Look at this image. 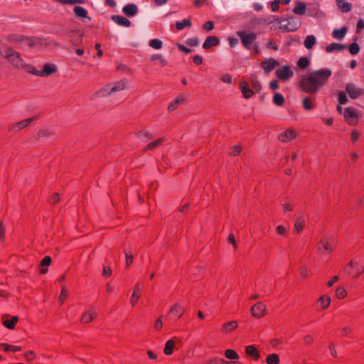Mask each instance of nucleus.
<instances>
[{
	"mask_svg": "<svg viewBox=\"0 0 364 364\" xmlns=\"http://www.w3.org/2000/svg\"><path fill=\"white\" fill-rule=\"evenodd\" d=\"M5 351L12 350L14 352L20 351L21 348L20 346H14L8 344H2Z\"/></svg>",
	"mask_w": 364,
	"mask_h": 364,
	"instance_id": "48",
	"label": "nucleus"
},
{
	"mask_svg": "<svg viewBox=\"0 0 364 364\" xmlns=\"http://www.w3.org/2000/svg\"><path fill=\"white\" fill-rule=\"evenodd\" d=\"M192 23L191 21L189 19H183L182 21H176V28L181 31L185 27H190L191 26Z\"/></svg>",
	"mask_w": 364,
	"mask_h": 364,
	"instance_id": "36",
	"label": "nucleus"
},
{
	"mask_svg": "<svg viewBox=\"0 0 364 364\" xmlns=\"http://www.w3.org/2000/svg\"><path fill=\"white\" fill-rule=\"evenodd\" d=\"M5 239V227L2 222L0 223V240L4 241Z\"/></svg>",
	"mask_w": 364,
	"mask_h": 364,
	"instance_id": "59",
	"label": "nucleus"
},
{
	"mask_svg": "<svg viewBox=\"0 0 364 364\" xmlns=\"http://www.w3.org/2000/svg\"><path fill=\"white\" fill-rule=\"evenodd\" d=\"M318 250L320 252H323V250L330 252L332 251L331 245L325 239H322L318 244Z\"/></svg>",
	"mask_w": 364,
	"mask_h": 364,
	"instance_id": "28",
	"label": "nucleus"
},
{
	"mask_svg": "<svg viewBox=\"0 0 364 364\" xmlns=\"http://www.w3.org/2000/svg\"><path fill=\"white\" fill-rule=\"evenodd\" d=\"M39 137H49L52 136V132L48 129H41L38 132Z\"/></svg>",
	"mask_w": 364,
	"mask_h": 364,
	"instance_id": "51",
	"label": "nucleus"
},
{
	"mask_svg": "<svg viewBox=\"0 0 364 364\" xmlns=\"http://www.w3.org/2000/svg\"><path fill=\"white\" fill-rule=\"evenodd\" d=\"M301 25V22L298 17L291 16L282 21H279L280 28L286 31H294Z\"/></svg>",
	"mask_w": 364,
	"mask_h": 364,
	"instance_id": "4",
	"label": "nucleus"
},
{
	"mask_svg": "<svg viewBox=\"0 0 364 364\" xmlns=\"http://www.w3.org/2000/svg\"><path fill=\"white\" fill-rule=\"evenodd\" d=\"M110 88H111V85H107L103 87L100 90L96 92V93L95 94V96L96 97H103L109 96L110 95H108V92L109 91Z\"/></svg>",
	"mask_w": 364,
	"mask_h": 364,
	"instance_id": "35",
	"label": "nucleus"
},
{
	"mask_svg": "<svg viewBox=\"0 0 364 364\" xmlns=\"http://www.w3.org/2000/svg\"><path fill=\"white\" fill-rule=\"evenodd\" d=\"M186 100V96L183 95H181L176 97L174 101H173L168 106V112H172L174 109H176V107L181 105L183 102Z\"/></svg>",
	"mask_w": 364,
	"mask_h": 364,
	"instance_id": "24",
	"label": "nucleus"
},
{
	"mask_svg": "<svg viewBox=\"0 0 364 364\" xmlns=\"http://www.w3.org/2000/svg\"><path fill=\"white\" fill-rule=\"evenodd\" d=\"M177 338L176 337H173V338L168 340V341H166V344H165V348H164V353L167 355H171L172 353H173V349L176 345V341H177Z\"/></svg>",
	"mask_w": 364,
	"mask_h": 364,
	"instance_id": "20",
	"label": "nucleus"
},
{
	"mask_svg": "<svg viewBox=\"0 0 364 364\" xmlns=\"http://www.w3.org/2000/svg\"><path fill=\"white\" fill-rule=\"evenodd\" d=\"M51 257L50 256H46L43 258V259L41 262V265L43 267L41 269L42 274H46L48 272V269L45 268L46 267H48L51 263Z\"/></svg>",
	"mask_w": 364,
	"mask_h": 364,
	"instance_id": "37",
	"label": "nucleus"
},
{
	"mask_svg": "<svg viewBox=\"0 0 364 364\" xmlns=\"http://www.w3.org/2000/svg\"><path fill=\"white\" fill-rule=\"evenodd\" d=\"M273 102L278 106H282L284 103V98L280 93L276 92L273 97Z\"/></svg>",
	"mask_w": 364,
	"mask_h": 364,
	"instance_id": "42",
	"label": "nucleus"
},
{
	"mask_svg": "<svg viewBox=\"0 0 364 364\" xmlns=\"http://www.w3.org/2000/svg\"><path fill=\"white\" fill-rule=\"evenodd\" d=\"M277 232L279 235H284L287 233V230L283 225H279L277 228Z\"/></svg>",
	"mask_w": 364,
	"mask_h": 364,
	"instance_id": "62",
	"label": "nucleus"
},
{
	"mask_svg": "<svg viewBox=\"0 0 364 364\" xmlns=\"http://www.w3.org/2000/svg\"><path fill=\"white\" fill-rule=\"evenodd\" d=\"M23 68H25L28 72L34 74L35 75H37L36 73L41 72V70H36L35 68H33L31 65H28L26 63H25V65Z\"/></svg>",
	"mask_w": 364,
	"mask_h": 364,
	"instance_id": "56",
	"label": "nucleus"
},
{
	"mask_svg": "<svg viewBox=\"0 0 364 364\" xmlns=\"http://www.w3.org/2000/svg\"><path fill=\"white\" fill-rule=\"evenodd\" d=\"M221 80L225 83H231L232 82V76L230 74H225L222 76Z\"/></svg>",
	"mask_w": 364,
	"mask_h": 364,
	"instance_id": "57",
	"label": "nucleus"
},
{
	"mask_svg": "<svg viewBox=\"0 0 364 364\" xmlns=\"http://www.w3.org/2000/svg\"><path fill=\"white\" fill-rule=\"evenodd\" d=\"M127 88V83L124 80L118 81L114 82L109 91L108 92V95H112L113 93H115L119 91L124 90Z\"/></svg>",
	"mask_w": 364,
	"mask_h": 364,
	"instance_id": "15",
	"label": "nucleus"
},
{
	"mask_svg": "<svg viewBox=\"0 0 364 364\" xmlns=\"http://www.w3.org/2000/svg\"><path fill=\"white\" fill-rule=\"evenodd\" d=\"M151 60L152 61H156V60H158L159 62V63L161 64V66H165L167 65V60L161 55H153L151 57Z\"/></svg>",
	"mask_w": 364,
	"mask_h": 364,
	"instance_id": "43",
	"label": "nucleus"
},
{
	"mask_svg": "<svg viewBox=\"0 0 364 364\" xmlns=\"http://www.w3.org/2000/svg\"><path fill=\"white\" fill-rule=\"evenodd\" d=\"M97 314L91 311L90 310L87 311L82 316L81 321L82 323H87L92 321L96 317Z\"/></svg>",
	"mask_w": 364,
	"mask_h": 364,
	"instance_id": "32",
	"label": "nucleus"
},
{
	"mask_svg": "<svg viewBox=\"0 0 364 364\" xmlns=\"http://www.w3.org/2000/svg\"><path fill=\"white\" fill-rule=\"evenodd\" d=\"M73 11H74L75 14L76 15V16H77L79 18H84L87 17V11L82 6H75Z\"/></svg>",
	"mask_w": 364,
	"mask_h": 364,
	"instance_id": "31",
	"label": "nucleus"
},
{
	"mask_svg": "<svg viewBox=\"0 0 364 364\" xmlns=\"http://www.w3.org/2000/svg\"><path fill=\"white\" fill-rule=\"evenodd\" d=\"M164 141V138L159 139L156 140L155 141H153V142L150 143L147 146V147H146V149L145 150L152 149L154 147H156V146H159V144H161Z\"/></svg>",
	"mask_w": 364,
	"mask_h": 364,
	"instance_id": "49",
	"label": "nucleus"
},
{
	"mask_svg": "<svg viewBox=\"0 0 364 364\" xmlns=\"http://www.w3.org/2000/svg\"><path fill=\"white\" fill-rule=\"evenodd\" d=\"M305 221L301 218L299 217L296 218L294 223V232L295 234L299 232L304 228Z\"/></svg>",
	"mask_w": 364,
	"mask_h": 364,
	"instance_id": "34",
	"label": "nucleus"
},
{
	"mask_svg": "<svg viewBox=\"0 0 364 364\" xmlns=\"http://www.w3.org/2000/svg\"><path fill=\"white\" fill-rule=\"evenodd\" d=\"M220 41L215 36H208L203 44L204 49H208L212 46H215L219 44Z\"/></svg>",
	"mask_w": 364,
	"mask_h": 364,
	"instance_id": "21",
	"label": "nucleus"
},
{
	"mask_svg": "<svg viewBox=\"0 0 364 364\" xmlns=\"http://www.w3.org/2000/svg\"><path fill=\"white\" fill-rule=\"evenodd\" d=\"M241 150H242V147L240 145H235L232 147V155L237 156V154H239L240 153Z\"/></svg>",
	"mask_w": 364,
	"mask_h": 364,
	"instance_id": "61",
	"label": "nucleus"
},
{
	"mask_svg": "<svg viewBox=\"0 0 364 364\" xmlns=\"http://www.w3.org/2000/svg\"><path fill=\"white\" fill-rule=\"evenodd\" d=\"M111 18L116 23L124 27H129L131 25V21L129 19L120 15H113Z\"/></svg>",
	"mask_w": 364,
	"mask_h": 364,
	"instance_id": "14",
	"label": "nucleus"
},
{
	"mask_svg": "<svg viewBox=\"0 0 364 364\" xmlns=\"http://www.w3.org/2000/svg\"><path fill=\"white\" fill-rule=\"evenodd\" d=\"M125 259H126V267H128L129 264L132 262L134 256L130 252H127L124 251Z\"/></svg>",
	"mask_w": 364,
	"mask_h": 364,
	"instance_id": "52",
	"label": "nucleus"
},
{
	"mask_svg": "<svg viewBox=\"0 0 364 364\" xmlns=\"http://www.w3.org/2000/svg\"><path fill=\"white\" fill-rule=\"evenodd\" d=\"M316 38L314 35H309L306 37L304 45L306 49H311L316 43Z\"/></svg>",
	"mask_w": 364,
	"mask_h": 364,
	"instance_id": "30",
	"label": "nucleus"
},
{
	"mask_svg": "<svg viewBox=\"0 0 364 364\" xmlns=\"http://www.w3.org/2000/svg\"><path fill=\"white\" fill-rule=\"evenodd\" d=\"M184 310L185 309L183 306L176 304L171 309V310L169 311V314H171L174 316H176L178 318H180L183 315Z\"/></svg>",
	"mask_w": 364,
	"mask_h": 364,
	"instance_id": "29",
	"label": "nucleus"
},
{
	"mask_svg": "<svg viewBox=\"0 0 364 364\" xmlns=\"http://www.w3.org/2000/svg\"><path fill=\"white\" fill-rule=\"evenodd\" d=\"M346 296V291L341 287L336 289V296L339 299H343Z\"/></svg>",
	"mask_w": 364,
	"mask_h": 364,
	"instance_id": "55",
	"label": "nucleus"
},
{
	"mask_svg": "<svg viewBox=\"0 0 364 364\" xmlns=\"http://www.w3.org/2000/svg\"><path fill=\"white\" fill-rule=\"evenodd\" d=\"M276 74L279 78L283 80L291 78L294 75L292 70L288 65L278 68L276 70Z\"/></svg>",
	"mask_w": 364,
	"mask_h": 364,
	"instance_id": "7",
	"label": "nucleus"
},
{
	"mask_svg": "<svg viewBox=\"0 0 364 364\" xmlns=\"http://www.w3.org/2000/svg\"><path fill=\"white\" fill-rule=\"evenodd\" d=\"M141 290V287H140V284H137L134 289V292L132 295V298L130 299V303L132 304V306H134L138 299H139V293Z\"/></svg>",
	"mask_w": 364,
	"mask_h": 364,
	"instance_id": "33",
	"label": "nucleus"
},
{
	"mask_svg": "<svg viewBox=\"0 0 364 364\" xmlns=\"http://www.w3.org/2000/svg\"><path fill=\"white\" fill-rule=\"evenodd\" d=\"M360 136V133L356 131V130H353L351 133V140L354 142L356 140L358 139Z\"/></svg>",
	"mask_w": 364,
	"mask_h": 364,
	"instance_id": "63",
	"label": "nucleus"
},
{
	"mask_svg": "<svg viewBox=\"0 0 364 364\" xmlns=\"http://www.w3.org/2000/svg\"><path fill=\"white\" fill-rule=\"evenodd\" d=\"M348 28L346 26L342 27L341 29H334L332 32V36L336 39L341 40L345 37Z\"/></svg>",
	"mask_w": 364,
	"mask_h": 364,
	"instance_id": "26",
	"label": "nucleus"
},
{
	"mask_svg": "<svg viewBox=\"0 0 364 364\" xmlns=\"http://www.w3.org/2000/svg\"><path fill=\"white\" fill-rule=\"evenodd\" d=\"M18 318L17 316H9V315H4L2 317V323L3 325L9 328L13 329L14 328L15 323L18 321Z\"/></svg>",
	"mask_w": 364,
	"mask_h": 364,
	"instance_id": "12",
	"label": "nucleus"
},
{
	"mask_svg": "<svg viewBox=\"0 0 364 364\" xmlns=\"http://www.w3.org/2000/svg\"><path fill=\"white\" fill-rule=\"evenodd\" d=\"M364 28V20L359 19L357 22V32H360Z\"/></svg>",
	"mask_w": 364,
	"mask_h": 364,
	"instance_id": "64",
	"label": "nucleus"
},
{
	"mask_svg": "<svg viewBox=\"0 0 364 364\" xmlns=\"http://www.w3.org/2000/svg\"><path fill=\"white\" fill-rule=\"evenodd\" d=\"M236 34L240 38L242 46L247 50H252V48L257 43V34L254 32L239 31Z\"/></svg>",
	"mask_w": 364,
	"mask_h": 364,
	"instance_id": "3",
	"label": "nucleus"
},
{
	"mask_svg": "<svg viewBox=\"0 0 364 364\" xmlns=\"http://www.w3.org/2000/svg\"><path fill=\"white\" fill-rule=\"evenodd\" d=\"M318 302L321 305L323 309L327 308L331 304V299L326 295L321 296Z\"/></svg>",
	"mask_w": 364,
	"mask_h": 364,
	"instance_id": "39",
	"label": "nucleus"
},
{
	"mask_svg": "<svg viewBox=\"0 0 364 364\" xmlns=\"http://www.w3.org/2000/svg\"><path fill=\"white\" fill-rule=\"evenodd\" d=\"M260 65L265 73H269L270 71L274 70L275 67L279 65V62L275 59L270 58L262 61Z\"/></svg>",
	"mask_w": 364,
	"mask_h": 364,
	"instance_id": "10",
	"label": "nucleus"
},
{
	"mask_svg": "<svg viewBox=\"0 0 364 364\" xmlns=\"http://www.w3.org/2000/svg\"><path fill=\"white\" fill-rule=\"evenodd\" d=\"M303 107L307 110H311L314 106L313 105V99L306 97L303 100Z\"/></svg>",
	"mask_w": 364,
	"mask_h": 364,
	"instance_id": "40",
	"label": "nucleus"
},
{
	"mask_svg": "<svg viewBox=\"0 0 364 364\" xmlns=\"http://www.w3.org/2000/svg\"><path fill=\"white\" fill-rule=\"evenodd\" d=\"M344 117L350 124H353L356 122V114L349 107L345 109Z\"/></svg>",
	"mask_w": 364,
	"mask_h": 364,
	"instance_id": "17",
	"label": "nucleus"
},
{
	"mask_svg": "<svg viewBox=\"0 0 364 364\" xmlns=\"http://www.w3.org/2000/svg\"><path fill=\"white\" fill-rule=\"evenodd\" d=\"M332 72L328 68L309 72L301 77L300 87L307 93H315L326 84Z\"/></svg>",
	"mask_w": 364,
	"mask_h": 364,
	"instance_id": "1",
	"label": "nucleus"
},
{
	"mask_svg": "<svg viewBox=\"0 0 364 364\" xmlns=\"http://www.w3.org/2000/svg\"><path fill=\"white\" fill-rule=\"evenodd\" d=\"M245 353L247 356L252 357L255 360H258L260 358L259 351L253 345L247 346L245 348Z\"/></svg>",
	"mask_w": 364,
	"mask_h": 364,
	"instance_id": "18",
	"label": "nucleus"
},
{
	"mask_svg": "<svg viewBox=\"0 0 364 364\" xmlns=\"http://www.w3.org/2000/svg\"><path fill=\"white\" fill-rule=\"evenodd\" d=\"M68 291L65 287H63L60 295L58 298V301L61 304H63L64 301V299L68 296Z\"/></svg>",
	"mask_w": 364,
	"mask_h": 364,
	"instance_id": "54",
	"label": "nucleus"
},
{
	"mask_svg": "<svg viewBox=\"0 0 364 364\" xmlns=\"http://www.w3.org/2000/svg\"><path fill=\"white\" fill-rule=\"evenodd\" d=\"M112 274V269L109 267H103L102 275L105 277H109Z\"/></svg>",
	"mask_w": 364,
	"mask_h": 364,
	"instance_id": "58",
	"label": "nucleus"
},
{
	"mask_svg": "<svg viewBox=\"0 0 364 364\" xmlns=\"http://www.w3.org/2000/svg\"><path fill=\"white\" fill-rule=\"evenodd\" d=\"M267 364H279V358L276 353L269 354L266 359Z\"/></svg>",
	"mask_w": 364,
	"mask_h": 364,
	"instance_id": "38",
	"label": "nucleus"
},
{
	"mask_svg": "<svg viewBox=\"0 0 364 364\" xmlns=\"http://www.w3.org/2000/svg\"><path fill=\"white\" fill-rule=\"evenodd\" d=\"M149 46L154 49H160L162 48V41L159 39H152L149 41Z\"/></svg>",
	"mask_w": 364,
	"mask_h": 364,
	"instance_id": "45",
	"label": "nucleus"
},
{
	"mask_svg": "<svg viewBox=\"0 0 364 364\" xmlns=\"http://www.w3.org/2000/svg\"><path fill=\"white\" fill-rule=\"evenodd\" d=\"M346 91L351 99H357L362 93L363 90L353 83H348L346 86Z\"/></svg>",
	"mask_w": 364,
	"mask_h": 364,
	"instance_id": "8",
	"label": "nucleus"
},
{
	"mask_svg": "<svg viewBox=\"0 0 364 364\" xmlns=\"http://www.w3.org/2000/svg\"><path fill=\"white\" fill-rule=\"evenodd\" d=\"M237 327V322L232 321L224 323L222 326V331L224 333L232 332Z\"/></svg>",
	"mask_w": 364,
	"mask_h": 364,
	"instance_id": "23",
	"label": "nucleus"
},
{
	"mask_svg": "<svg viewBox=\"0 0 364 364\" xmlns=\"http://www.w3.org/2000/svg\"><path fill=\"white\" fill-rule=\"evenodd\" d=\"M33 120H35L34 117L23 119L14 124L9 126V131L14 132H18L19 130L28 127Z\"/></svg>",
	"mask_w": 364,
	"mask_h": 364,
	"instance_id": "9",
	"label": "nucleus"
},
{
	"mask_svg": "<svg viewBox=\"0 0 364 364\" xmlns=\"http://www.w3.org/2000/svg\"><path fill=\"white\" fill-rule=\"evenodd\" d=\"M346 46L338 43H332L326 47V50L328 53L340 52L345 49Z\"/></svg>",
	"mask_w": 364,
	"mask_h": 364,
	"instance_id": "19",
	"label": "nucleus"
},
{
	"mask_svg": "<svg viewBox=\"0 0 364 364\" xmlns=\"http://www.w3.org/2000/svg\"><path fill=\"white\" fill-rule=\"evenodd\" d=\"M240 85L241 92L243 94L245 98L248 99L253 95L254 92L249 88V85L247 82L245 81L241 82Z\"/></svg>",
	"mask_w": 364,
	"mask_h": 364,
	"instance_id": "22",
	"label": "nucleus"
},
{
	"mask_svg": "<svg viewBox=\"0 0 364 364\" xmlns=\"http://www.w3.org/2000/svg\"><path fill=\"white\" fill-rule=\"evenodd\" d=\"M336 2L339 9L343 12H348L352 9V5L343 0H336Z\"/></svg>",
	"mask_w": 364,
	"mask_h": 364,
	"instance_id": "27",
	"label": "nucleus"
},
{
	"mask_svg": "<svg viewBox=\"0 0 364 364\" xmlns=\"http://www.w3.org/2000/svg\"><path fill=\"white\" fill-rule=\"evenodd\" d=\"M338 101L341 105H345L348 102V98L344 92L340 91L338 92Z\"/></svg>",
	"mask_w": 364,
	"mask_h": 364,
	"instance_id": "50",
	"label": "nucleus"
},
{
	"mask_svg": "<svg viewBox=\"0 0 364 364\" xmlns=\"http://www.w3.org/2000/svg\"><path fill=\"white\" fill-rule=\"evenodd\" d=\"M251 314L257 318H260L267 313V308L262 302L256 303L250 309Z\"/></svg>",
	"mask_w": 364,
	"mask_h": 364,
	"instance_id": "6",
	"label": "nucleus"
},
{
	"mask_svg": "<svg viewBox=\"0 0 364 364\" xmlns=\"http://www.w3.org/2000/svg\"><path fill=\"white\" fill-rule=\"evenodd\" d=\"M214 28L213 23L212 21H207L203 25V28L208 31H212Z\"/></svg>",
	"mask_w": 364,
	"mask_h": 364,
	"instance_id": "60",
	"label": "nucleus"
},
{
	"mask_svg": "<svg viewBox=\"0 0 364 364\" xmlns=\"http://www.w3.org/2000/svg\"><path fill=\"white\" fill-rule=\"evenodd\" d=\"M296 136V134L293 129H287L278 136V139L282 142H284L287 139L291 140L295 139Z\"/></svg>",
	"mask_w": 364,
	"mask_h": 364,
	"instance_id": "16",
	"label": "nucleus"
},
{
	"mask_svg": "<svg viewBox=\"0 0 364 364\" xmlns=\"http://www.w3.org/2000/svg\"><path fill=\"white\" fill-rule=\"evenodd\" d=\"M360 51V47L357 43H353L349 46V52L351 55H356Z\"/></svg>",
	"mask_w": 364,
	"mask_h": 364,
	"instance_id": "46",
	"label": "nucleus"
},
{
	"mask_svg": "<svg viewBox=\"0 0 364 364\" xmlns=\"http://www.w3.org/2000/svg\"><path fill=\"white\" fill-rule=\"evenodd\" d=\"M296 6L293 9V12L296 15H303L306 11V4L304 2L296 1Z\"/></svg>",
	"mask_w": 364,
	"mask_h": 364,
	"instance_id": "25",
	"label": "nucleus"
},
{
	"mask_svg": "<svg viewBox=\"0 0 364 364\" xmlns=\"http://www.w3.org/2000/svg\"><path fill=\"white\" fill-rule=\"evenodd\" d=\"M58 2L64 4H85V0H55Z\"/></svg>",
	"mask_w": 364,
	"mask_h": 364,
	"instance_id": "47",
	"label": "nucleus"
},
{
	"mask_svg": "<svg viewBox=\"0 0 364 364\" xmlns=\"http://www.w3.org/2000/svg\"><path fill=\"white\" fill-rule=\"evenodd\" d=\"M139 8L136 4L132 3L125 5L122 8V12L128 17H133L137 14Z\"/></svg>",
	"mask_w": 364,
	"mask_h": 364,
	"instance_id": "11",
	"label": "nucleus"
},
{
	"mask_svg": "<svg viewBox=\"0 0 364 364\" xmlns=\"http://www.w3.org/2000/svg\"><path fill=\"white\" fill-rule=\"evenodd\" d=\"M56 71V67L54 65L46 63L43 66V69L41 72L36 73L37 76L47 77Z\"/></svg>",
	"mask_w": 364,
	"mask_h": 364,
	"instance_id": "13",
	"label": "nucleus"
},
{
	"mask_svg": "<svg viewBox=\"0 0 364 364\" xmlns=\"http://www.w3.org/2000/svg\"><path fill=\"white\" fill-rule=\"evenodd\" d=\"M0 55L6 58L14 67L23 68L25 63L23 61L19 53L11 48L2 46L0 47Z\"/></svg>",
	"mask_w": 364,
	"mask_h": 364,
	"instance_id": "2",
	"label": "nucleus"
},
{
	"mask_svg": "<svg viewBox=\"0 0 364 364\" xmlns=\"http://www.w3.org/2000/svg\"><path fill=\"white\" fill-rule=\"evenodd\" d=\"M27 40L28 41L27 43L28 46L36 47L40 49H45L52 44V41L49 38H33Z\"/></svg>",
	"mask_w": 364,
	"mask_h": 364,
	"instance_id": "5",
	"label": "nucleus"
},
{
	"mask_svg": "<svg viewBox=\"0 0 364 364\" xmlns=\"http://www.w3.org/2000/svg\"><path fill=\"white\" fill-rule=\"evenodd\" d=\"M225 356L230 360H237L239 355L236 351L232 349H228L225 351Z\"/></svg>",
	"mask_w": 364,
	"mask_h": 364,
	"instance_id": "41",
	"label": "nucleus"
},
{
	"mask_svg": "<svg viewBox=\"0 0 364 364\" xmlns=\"http://www.w3.org/2000/svg\"><path fill=\"white\" fill-rule=\"evenodd\" d=\"M310 64V61L308 60L307 58L306 57H301L299 59L298 62H297V65L300 68H307V66Z\"/></svg>",
	"mask_w": 364,
	"mask_h": 364,
	"instance_id": "44",
	"label": "nucleus"
},
{
	"mask_svg": "<svg viewBox=\"0 0 364 364\" xmlns=\"http://www.w3.org/2000/svg\"><path fill=\"white\" fill-rule=\"evenodd\" d=\"M186 43L189 46L196 47L199 45V41L196 38H189L186 40Z\"/></svg>",
	"mask_w": 364,
	"mask_h": 364,
	"instance_id": "53",
	"label": "nucleus"
}]
</instances>
